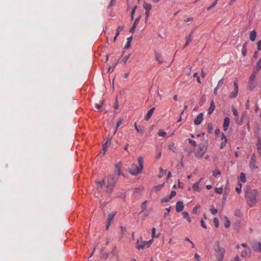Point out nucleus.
I'll return each mask as SVG.
<instances>
[{"mask_svg":"<svg viewBox=\"0 0 261 261\" xmlns=\"http://www.w3.org/2000/svg\"><path fill=\"white\" fill-rule=\"evenodd\" d=\"M140 19V16H139V17H137V18H136L133 26L130 29V31H130V33H134L135 32L136 26H137V24L139 23Z\"/></svg>","mask_w":261,"mask_h":261,"instance_id":"4468645a","label":"nucleus"},{"mask_svg":"<svg viewBox=\"0 0 261 261\" xmlns=\"http://www.w3.org/2000/svg\"><path fill=\"white\" fill-rule=\"evenodd\" d=\"M245 196L247 199V203L249 206H253L257 202L256 197L258 192L256 190H251L247 187L244 189Z\"/></svg>","mask_w":261,"mask_h":261,"instance_id":"f257e3e1","label":"nucleus"},{"mask_svg":"<svg viewBox=\"0 0 261 261\" xmlns=\"http://www.w3.org/2000/svg\"><path fill=\"white\" fill-rule=\"evenodd\" d=\"M254 88H255V85L253 83V82L249 81L248 87V89L250 91H252L254 89Z\"/></svg>","mask_w":261,"mask_h":261,"instance_id":"393cba45","label":"nucleus"},{"mask_svg":"<svg viewBox=\"0 0 261 261\" xmlns=\"http://www.w3.org/2000/svg\"><path fill=\"white\" fill-rule=\"evenodd\" d=\"M182 215H183V217L185 219H187V218H188L189 217L188 213L186 212H183L182 213Z\"/></svg>","mask_w":261,"mask_h":261,"instance_id":"13d9d810","label":"nucleus"},{"mask_svg":"<svg viewBox=\"0 0 261 261\" xmlns=\"http://www.w3.org/2000/svg\"><path fill=\"white\" fill-rule=\"evenodd\" d=\"M200 223L201 226L204 228H206V225L204 223V221L203 220H201Z\"/></svg>","mask_w":261,"mask_h":261,"instance_id":"052dcab7","label":"nucleus"},{"mask_svg":"<svg viewBox=\"0 0 261 261\" xmlns=\"http://www.w3.org/2000/svg\"><path fill=\"white\" fill-rule=\"evenodd\" d=\"M136 247L139 250L143 249L144 247V245L142 244L141 242L140 243L139 241H138L136 244Z\"/></svg>","mask_w":261,"mask_h":261,"instance_id":"7c9ffc66","label":"nucleus"},{"mask_svg":"<svg viewBox=\"0 0 261 261\" xmlns=\"http://www.w3.org/2000/svg\"><path fill=\"white\" fill-rule=\"evenodd\" d=\"M257 49L258 50H261V40L258 41L257 42Z\"/></svg>","mask_w":261,"mask_h":261,"instance_id":"680f3d73","label":"nucleus"},{"mask_svg":"<svg viewBox=\"0 0 261 261\" xmlns=\"http://www.w3.org/2000/svg\"><path fill=\"white\" fill-rule=\"evenodd\" d=\"M176 194V193L175 191H172L170 193V196H169V198L171 199L172 197H173L174 196H175Z\"/></svg>","mask_w":261,"mask_h":261,"instance_id":"603ef678","label":"nucleus"},{"mask_svg":"<svg viewBox=\"0 0 261 261\" xmlns=\"http://www.w3.org/2000/svg\"><path fill=\"white\" fill-rule=\"evenodd\" d=\"M136 8V6H135L133 9L132 10V13H131V15H132V19H133V17H134V13H135V9Z\"/></svg>","mask_w":261,"mask_h":261,"instance_id":"338daca9","label":"nucleus"},{"mask_svg":"<svg viewBox=\"0 0 261 261\" xmlns=\"http://www.w3.org/2000/svg\"><path fill=\"white\" fill-rule=\"evenodd\" d=\"M123 119L122 118H120L119 119V120L117 122V124H116V128H115V133L116 132L117 128H118L119 125L123 122Z\"/></svg>","mask_w":261,"mask_h":261,"instance_id":"72a5a7b5","label":"nucleus"},{"mask_svg":"<svg viewBox=\"0 0 261 261\" xmlns=\"http://www.w3.org/2000/svg\"><path fill=\"white\" fill-rule=\"evenodd\" d=\"M164 187V184H161L159 185H158L156 186H155L154 187V189L155 191H160L163 187Z\"/></svg>","mask_w":261,"mask_h":261,"instance_id":"c9c22d12","label":"nucleus"},{"mask_svg":"<svg viewBox=\"0 0 261 261\" xmlns=\"http://www.w3.org/2000/svg\"><path fill=\"white\" fill-rule=\"evenodd\" d=\"M221 140H222V142L221 143L220 148L222 149L223 148H224L225 146L226 143L227 141V139L226 137H225L224 133H222Z\"/></svg>","mask_w":261,"mask_h":261,"instance_id":"2eb2a0df","label":"nucleus"},{"mask_svg":"<svg viewBox=\"0 0 261 261\" xmlns=\"http://www.w3.org/2000/svg\"><path fill=\"white\" fill-rule=\"evenodd\" d=\"M225 219H226V222L225 223V227L226 228H228L230 227V222L227 217H225Z\"/></svg>","mask_w":261,"mask_h":261,"instance_id":"a19ab883","label":"nucleus"},{"mask_svg":"<svg viewBox=\"0 0 261 261\" xmlns=\"http://www.w3.org/2000/svg\"><path fill=\"white\" fill-rule=\"evenodd\" d=\"M170 199H171V198H169V196L165 197L163 198V199H162L161 201L162 203L167 202L169 201Z\"/></svg>","mask_w":261,"mask_h":261,"instance_id":"a18cd8bd","label":"nucleus"},{"mask_svg":"<svg viewBox=\"0 0 261 261\" xmlns=\"http://www.w3.org/2000/svg\"><path fill=\"white\" fill-rule=\"evenodd\" d=\"M121 166L122 163L121 162H119L115 164V169L114 171V174H113L115 175V177H117V176L120 175H123V174L122 173L121 170Z\"/></svg>","mask_w":261,"mask_h":261,"instance_id":"423d86ee","label":"nucleus"},{"mask_svg":"<svg viewBox=\"0 0 261 261\" xmlns=\"http://www.w3.org/2000/svg\"><path fill=\"white\" fill-rule=\"evenodd\" d=\"M215 192L218 194H221L223 192V189L222 188H216L215 189Z\"/></svg>","mask_w":261,"mask_h":261,"instance_id":"09e8293b","label":"nucleus"},{"mask_svg":"<svg viewBox=\"0 0 261 261\" xmlns=\"http://www.w3.org/2000/svg\"><path fill=\"white\" fill-rule=\"evenodd\" d=\"M216 4H217L216 2H214L210 7H208L207 8V10L208 11L210 10V9H211L212 8L216 6Z\"/></svg>","mask_w":261,"mask_h":261,"instance_id":"5fc2aeb1","label":"nucleus"},{"mask_svg":"<svg viewBox=\"0 0 261 261\" xmlns=\"http://www.w3.org/2000/svg\"><path fill=\"white\" fill-rule=\"evenodd\" d=\"M224 80L223 78L221 79L218 81V83L217 84V85L216 87H218V88L224 84Z\"/></svg>","mask_w":261,"mask_h":261,"instance_id":"37998d69","label":"nucleus"},{"mask_svg":"<svg viewBox=\"0 0 261 261\" xmlns=\"http://www.w3.org/2000/svg\"><path fill=\"white\" fill-rule=\"evenodd\" d=\"M256 37V32L255 30H253L250 33V39L251 41H253L255 40Z\"/></svg>","mask_w":261,"mask_h":261,"instance_id":"a211bd4d","label":"nucleus"},{"mask_svg":"<svg viewBox=\"0 0 261 261\" xmlns=\"http://www.w3.org/2000/svg\"><path fill=\"white\" fill-rule=\"evenodd\" d=\"M105 180L106 179H103L101 181H97V183L98 184V187L101 188L103 186V185L106 184Z\"/></svg>","mask_w":261,"mask_h":261,"instance_id":"58836bf2","label":"nucleus"},{"mask_svg":"<svg viewBox=\"0 0 261 261\" xmlns=\"http://www.w3.org/2000/svg\"><path fill=\"white\" fill-rule=\"evenodd\" d=\"M184 208V204L182 201H178L176 204V211L177 212H181Z\"/></svg>","mask_w":261,"mask_h":261,"instance_id":"ddd939ff","label":"nucleus"},{"mask_svg":"<svg viewBox=\"0 0 261 261\" xmlns=\"http://www.w3.org/2000/svg\"><path fill=\"white\" fill-rule=\"evenodd\" d=\"M158 135L159 136H162V137H165L166 135V133L165 132H164L163 130L162 129H160L159 132H158Z\"/></svg>","mask_w":261,"mask_h":261,"instance_id":"4c0bfd02","label":"nucleus"},{"mask_svg":"<svg viewBox=\"0 0 261 261\" xmlns=\"http://www.w3.org/2000/svg\"><path fill=\"white\" fill-rule=\"evenodd\" d=\"M129 56H130V54L124 57L123 58H122L121 61H123L124 64H125L126 63L127 60L128 59Z\"/></svg>","mask_w":261,"mask_h":261,"instance_id":"49530a36","label":"nucleus"},{"mask_svg":"<svg viewBox=\"0 0 261 261\" xmlns=\"http://www.w3.org/2000/svg\"><path fill=\"white\" fill-rule=\"evenodd\" d=\"M111 144V139H109L107 140L106 143L103 145V154L105 153L106 151H107V148L108 146Z\"/></svg>","mask_w":261,"mask_h":261,"instance_id":"4be33fe9","label":"nucleus"},{"mask_svg":"<svg viewBox=\"0 0 261 261\" xmlns=\"http://www.w3.org/2000/svg\"><path fill=\"white\" fill-rule=\"evenodd\" d=\"M230 261H240L239 256L237 255L234 258L232 259Z\"/></svg>","mask_w":261,"mask_h":261,"instance_id":"69168bd1","label":"nucleus"},{"mask_svg":"<svg viewBox=\"0 0 261 261\" xmlns=\"http://www.w3.org/2000/svg\"><path fill=\"white\" fill-rule=\"evenodd\" d=\"M256 156L255 154L253 153L251 155V160L249 163V167L252 170H254L258 168L257 166H255V164L256 161Z\"/></svg>","mask_w":261,"mask_h":261,"instance_id":"0eeeda50","label":"nucleus"},{"mask_svg":"<svg viewBox=\"0 0 261 261\" xmlns=\"http://www.w3.org/2000/svg\"><path fill=\"white\" fill-rule=\"evenodd\" d=\"M257 72L258 71H256V70H255V71H253V72L251 74V75L249 81H253V82L254 81L255 79V77H256V74H257Z\"/></svg>","mask_w":261,"mask_h":261,"instance_id":"2f4dec72","label":"nucleus"},{"mask_svg":"<svg viewBox=\"0 0 261 261\" xmlns=\"http://www.w3.org/2000/svg\"><path fill=\"white\" fill-rule=\"evenodd\" d=\"M155 110V108H152L151 109H150L147 112V114L146 115V116H145V120L147 121L148 120L151 115H152V113H153L154 111Z\"/></svg>","mask_w":261,"mask_h":261,"instance_id":"dca6fc26","label":"nucleus"},{"mask_svg":"<svg viewBox=\"0 0 261 261\" xmlns=\"http://www.w3.org/2000/svg\"><path fill=\"white\" fill-rule=\"evenodd\" d=\"M250 252H251V250L249 248L248 250H244V251H243L242 252H241V256L243 257H247V256L249 255L250 254Z\"/></svg>","mask_w":261,"mask_h":261,"instance_id":"aec40b11","label":"nucleus"},{"mask_svg":"<svg viewBox=\"0 0 261 261\" xmlns=\"http://www.w3.org/2000/svg\"><path fill=\"white\" fill-rule=\"evenodd\" d=\"M253 250L258 252H261V243L254 242L252 245Z\"/></svg>","mask_w":261,"mask_h":261,"instance_id":"9b49d317","label":"nucleus"},{"mask_svg":"<svg viewBox=\"0 0 261 261\" xmlns=\"http://www.w3.org/2000/svg\"><path fill=\"white\" fill-rule=\"evenodd\" d=\"M200 205H196L195 207L193 209L192 212L193 214H197V210L199 208Z\"/></svg>","mask_w":261,"mask_h":261,"instance_id":"de8ad7c7","label":"nucleus"},{"mask_svg":"<svg viewBox=\"0 0 261 261\" xmlns=\"http://www.w3.org/2000/svg\"><path fill=\"white\" fill-rule=\"evenodd\" d=\"M132 40V36H130L127 38V42L125 45L124 48L126 49H127L130 47V42Z\"/></svg>","mask_w":261,"mask_h":261,"instance_id":"b1692460","label":"nucleus"},{"mask_svg":"<svg viewBox=\"0 0 261 261\" xmlns=\"http://www.w3.org/2000/svg\"><path fill=\"white\" fill-rule=\"evenodd\" d=\"M149 11H146V12H145V15H146V17H145V20L147 21V19H148V18L149 16Z\"/></svg>","mask_w":261,"mask_h":261,"instance_id":"e2e57ef3","label":"nucleus"},{"mask_svg":"<svg viewBox=\"0 0 261 261\" xmlns=\"http://www.w3.org/2000/svg\"><path fill=\"white\" fill-rule=\"evenodd\" d=\"M235 121L237 124L240 125L243 123V119H239V116L238 117H235Z\"/></svg>","mask_w":261,"mask_h":261,"instance_id":"e433bc0d","label":"nucleus"},{"mask_svg":"<svg viewBox=\"0 0 261 261\" xmlns=\"http://www.w3.org/2000/svg\"><path fill=\"white\" fill-rule=\"evenodd\" d=\"M220 174V172L219 170H215L213 172V176H216L217 175Z\"/></svg>","mask_w":261,"mask_h":261,"instance_id":"bf43d9fd","label":"nucleus"},{"mask_svg":"<svg viewBox=\"0 0 261 261\" xmlns=\"http://www.w3.org/2000/svg\"><path fill=\"white\" fill-rule=\"evenodd\" d=\"M261 69V58L256 63V65L255 67V70L256 71H259Z\"/></svg>","mask_w":261,"mask_h":261,"instance_id":"a878e982","label":"nucleus"},{"mask_svg":"<svg viewBox=\"0 0 261 261\" xmlns=\"http://www.w3.org/2000/svg\"><path fill=\"white\" fill-rule=\"evenodd\" d=\"M232 111L233 115L235 117L238 116L239 115H238V112L237 111V110L234 107H232Z\"/></svg>","mask_w":261,"mask_h":261,"instance_id":"ea45409f","label":"nucleus"},{"mask_svg":"<svg viewBox=\"0 0 261 261\" xmlns=\"http://www.w3.org/2000/svg\"><path fill=\"white\" fill-rule=\"evenodd\" d=\"M155 60L158 61L159 63H162L163 62L162 56L158 53H155Z\"/></svg>","mask_w":261,"mask_h":261,"instance_id":"412c9836","label":"nucleus"},{"mask_svg":"<svg viewBox=\"0 0 261 261\" xmlns=\"http://www.w3.org/2000/svg\"><path fill=\"white\" fill-rule=\"evenodd\" d=\"M143 7L146 10V11H150L152 7L151 5L150 4H148L146 3H143Z\"/></svg>","mask_w":261,"mask_h":261,"instance_id":"5701e85b","label":"nucleus"},{"mask_svg":"<svg viewBox=\"0 0 261 261\" xmlns=\"http://www.w3.org/2000/svg\"><path fill=\"white\" fill-rule=\"evenodd\" d=\"M151 231H152L151 237H152V239H154V238H158V237H159L160 234V233H158L157 235H155V228L153 227V228H152V230H151Z\"/></svg>","mask_w":261,"mask_h":261,"instance_id":"c85d7f7f","label":"nucleus"},{"mask_svg":"<svg viewBox=\"0 0 261 261\" xmlns=\"http://www.w3.org/2000/svg\"><path fill=\"white\" fill-rule=\"evenodd\" d=\"M215 109V105L214 101L213 100H212L211 102L210 107L209 108V109L208 110V114H211L214 111Z\"/></svg>","mask_w":261,"mask_h":261,"instance_id":"f3484780","label":"nucleus"},{"mask_svg":"<svg viewBox=\"0 0 261 261\" xmlns=\"http://www.w3.org/2000/svg\"><path fill=\"white\" fill-rule=\"evenodd\" d=\"M258 57V52L257 51H256L253 55V57L255 59L257 58Z\"/></svg>","mask_w":261,"mask_h":261,"instance_id":"774afa93","label":"nucleus"},{"mask_svg":"<svg viewBox=\"0 0 261 261\" xmlns=\"http://www.w3.org/2000/svg\"><path fill=\"white\" fill-rule=\"evenodd\" d=\"M242 185L240 184V186L239 187L236 188V191L238 193H240L241 191Z\"/></svg>","mask_w":261,"mask_h":261,"instance_id":"6e6d98bb","label":"nucleus"},{"mask_svg":"<svg viewBox=\"0 0 261 261\" xmlns=\"http://www.w3.org/2000/svg\"><path fill=\"white\" fill-rule=\"evenodd\" d=\"M207 150V146L203 144H200L198 146V149L195 153L197 158H201Z\"/></svg>","mask_w":261,"mask_h":261,"instance_id":"20e7f679","label":"nucleus"},{"mask_svg":"<svg viewBox=\"0 0 261 261\" xmlns=\"http://www.w3.org/2000/svg\"><path fill=\"white\" fill-rule=\"evenodd\" d=\"M234 90L232 92L230 93L229 96V98L231 99L234 98L235 97H237V96L238 95L239 88H238V82L237 81H235L234 82Z\"/></svg>","mask_w":261,"mask_h":261,"instance_id":"6e6552de","label":"nucleus"},{"mask_svg":"<svg viewBox=\"0 0 261 261\" xmlns=\"http://www.w3.org/2000/svg\"><path fill=\"white\" fill-rule=\"evenodd\" d=\"M242 54L244 56H246L247 54L246 43H245L243 45Z\"/></svg>","mask_w":261,"mask_h":261,"instance_id":"c756f323","label":"nucleus"},{"mask_svg":"<svg viewBox=\"0 0 261 261\" xmlns=\"http://www.w3.org/2000/svg\"><path fill=\"white\" fill-rule=\"evenodd\" d=\"M185 240H186V241L189 242V243L192 245V247L193 248H195V246H194V244H193V242H192L190 240V239H189V238H185Z\"/></svg>","mask_w":261,"mask_h":261,"instance_id":"864d4df0","label":"nucleus"},{"mask_svg":"<svg viewBox=\"0 0 261 261\" xmlns=\"http://www.w3.org/2000/svg\"><path fill=\"white\" fill-rule=\"evenodd\" d=\"M136 130L138 133L143 134L144 131V127L139 126Z\"/></svg>","mask_w":261,"mask_h":261,"instance_id":"79ce46f5","label":"nucleus"},{"mask_svg":"<svg viewBox=\"0 0 261 261\" xmlns=\"http://www.w3.org/2000/svg\"><path fill=\"white\" fill-rule=\"evenodd\" d=\"M118 178L114 175H110L107 178L106 189L108 192H112Z\"/></svg>","mask_w":261,"mask_h":261,"instance_id":"7ed1b4c3","label":"nucleus"},{"mask_svg":"<svg viewBox=\"0 0 261 261\" xmlns=\"http://www.w3.org/2000/svg\"><path fill=\"white\" fill-rule=\"evenodd\" d=\"M213 128V124L211 123H208L207 125V130H208V133L209 134H211L212 133Z\"/></svg>","mask_w":261,"mask_h":261,"instance_id":"f704fd0d","label":"nucleus"},{"mask_svg":"<svg viewBox=\"0 0 261 261\" xmlns=\"http://www.w3.org/2000/svg\"><path fill=\"white\" fill-rule=\"evenodd\" d=\"M214 223L216 227H219V220L217 218H215L214 219Z\"/></svg>","mask_w":261,"mask_h":261,"instance_id":"8fccbe9b","label":"nucleus"},{"mask_svg":"<svg viewBox=\"0 0 261 261\" xmlns=\"http://www.w3.org/2000/svg\"><path fill=\"white\" fill-rule=\"evenodd\" d=\"M115 215L116 213H112L109 215L107 220L106 229H109L111 222L114 219Z\"/></svg>","mask_w":261,"mask_h":261,"instance_id":"1a4fd4ad","label":"nucleus"},{"mask_svg":"<svg viewBox=\"0 0 261 261\" xmlns=\"http://www.w3.org/2000/svg\"><path fill=\"white\" fill-rule=\"evenodd\" d=\"M240 179L242 182H246L245 174L243 172L241 173Z\"/></svg>","mask_w":261,"mask_h":261,"instance_id":"473e14b6","label":"nucleus"},{"mask_svg":"<svg viewBox=\"0 0 261 261\" xmlns=\"http://www.w3.org/2000/svg\"><path fill=\"white\" fill-rule=\"evenodd\" d=\"M211 213L213 214V215H215L218 212V210L216 208H212L211 210H210Z\"/></svg>","mask_w":261,"mask_h":261,"instance_id":"4d7b16f0","label":"nucleus"},{"mask_svg":"<svg viewBox=\"0 0 261 261\" xmlns=\"http://www.w3.org/2000/svg\"><path fill=\"white\" fill-rule=\"evenodd\" d=\"M193 32L190 33L186 37V42L190 43L192 40Z\"/></svg>","mask_w":261,"mask_h":261,"instance_id":"bb28decb","label":"nucleus"},{"mask_svg":"<svg viewBox=\"0 0 261 261\" xmlns=\"http://www.w3.org/2000/svg\"><path fill=\"white\" fill-rule=\"evenodd\" d=\"M188 142L189 143L191 144L193 147H195L197 145L196 141H195L191 139H188Z\"/></svg>","mask_w":261,"mask_h":261,"instance_id":"c03bdc74","label":"nucleus"},{"mask_svg":"<svg viewBox=\"0 0 261 261\" xmlns=\"http://www.w3.org/2000/svg\"><path fill=\"white\" fill-rule=\"evenodd\" d=\"M215 250L219 255V260H222L223 258L224 254L225 252V249L224 248L220 247L219 243H217Z\"/></svg>","mask_w":261,"mask_h":261,"instance_id":"39448f33","label":"nucleus"},{"mask_svg":"<svg viewBox=\"0 0 261 261\" xmlns=\"http://www.w3.org/2000/svg\"><path fill=\"white\" fill-rule=\"evenodd\" d=\"M173 148H174V144L173 143L170 144L168 146L169 149L172 150L173 151H174Z\"/></svg>","mask_w":261,"mask_h":261,"instance_id":"0e129e2a","label":"nucleus"},{"mask_svg":"<svg viewBox=\"0 0 261 261\" xmlns=\"http://www.w3.org/2000/svg\"><path fill=\"white\" fill-rule=\"evenodd\" d=\"M230 123V119L229 117H226L224 118L223 125V129L224 131H226L228 129V126Z\"/></svg>","mask_w":261,"mask_h":261,"instance_id":"f8f14e48","label":"nucleus"},{"mask_svg":"<svg viewBox=\"0 0 261 261\" xmlns=\"http://www.w3.org/2000/svg\"><path fill=\"white\" fill-rule=\"evenodd\" d=\"M146 203H147V201H145L144 202H143L142 203V204H141V207L142 208V211H144L146 209Z\"/></svg>","mask_w":261,"mask_h":261,"instance_id":"3c124183","label":"nucleus"},{"mask_svg":"<svg viewBox=\"0 0 261 261\" xmlns=\"http://www.w3.org/2000/svg\"><path fill=\"white\" fill-rule=\"evenodd\" d=\"M203 113H200L196 118L194 119V123L195 125H199L202 121L203 120Z\"/></svg>","mask_w":261,"mask_h":261,"instance_id":"9d476101","label":"nucleus"},{"mask_svg":"<svg viewBox=\"0 0 261 261\" xmlns=\"http://www.w3.org/2000/svg\"><path fill=\"white\" fill-rule=\"evenodd\" d=\"M258 152L260 156H261V140L259 139L257 144H256Z\"/></svg>","mask_w":261,"mask_h":261,"instance_id":"cd10ccee","label":"nucleus"},{"mask_svg":"<svg viewBox=\"0 0 261 261\" xmlns=\"http://www.w3.org/2000/svg\"><path fill=\"white\" fill-rule=\"evenodd\" d=\"M202 179H201L198 182H196L195 183H194L192 186V189H193V190L195 191H199V184L201 181Z\"/></svg>","mask_w":261,"mask_h":261,"instance_id":"6ab92c4d","label":"nucleus"},{"mask_svg":"<svg viewBox=\"0 0 261 261\" xmlns=\"http://www.w3.org/2000/svg\"><path fill=\"white\" fill-rule=\"evenodd\" d=\"M139 166L135 164H132L129 168V172L133 175L136 176L142 171L144 168V159L140 156L138 159Z\"/></svg>","mask_w":261,"mask_h":261,"instance_id":"f03ea898","label":"nucleus"}]
</instances>
